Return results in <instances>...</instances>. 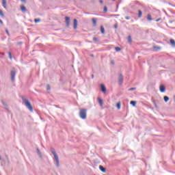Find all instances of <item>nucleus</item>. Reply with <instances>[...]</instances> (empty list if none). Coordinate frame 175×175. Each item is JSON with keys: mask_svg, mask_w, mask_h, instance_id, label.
<instances>
[{"mask_svg": "<svg viewBox=\"0 0 175 175\" xmlns=\"http://www.w3.org/2000/svg\"><path fill=\"white\" fill-rule=\"evenodd\" d=\"M22 100L23 103H25V105L26 106L27 109H28L29 111L32 113V111H33V108L32 107V105H31V103L29 102V100L25 98V97H22Z\"/></svg>", "mask_w": 175, "mask_h": 175, "instance_id": "1", "label": "nucleus"}, {"mask_svg": "<svg viewBox=\"0 0 175 175\" xmlns=\"http://www.w3.org/2000/svg\"><path fill=\"white\" fill-rule=\"evenodd\" d=\"M51 153L54 156L55 165L57 166V167H59V158L58 157V154H57V152H55V150H54V149L51 150Z\"/></svg>", "mask_w": 175, "mask_h": 175, "instance_id": "2", "label": "nucleus"}, {"mask_svg": "<svg viewBox=\"0 0 175 175\" xmlns=\"http://www.w3.org/2000/svg\"><path fill=\"white\" fill-rule=\"evenodd\" d=\"M79 116L82 120L87 118V109H81L79 111Z\"/></svg>", "mask_w": 175, "mask_h": 175, "instance_id": "3", "label": "nucleus"}, {"mask_svg": "<svg viewBox=\"0 0 175 175\" xmlns=\"http://www.w3.org/2000/svg\"><path fill=\"white\" fill-rule=\"evenodd\" d=\"M11 80L12 81H14V80H16V70L13 69L11 71Z\"/></svg>", "mask_w": 175, "mask_h": 175, "instance_id": "4", "label": "nucleus"}, {"mask_svg": "<svg viewBox=\"0 0 175 175\" xmlns=\"http://www.w3.org/2000/svg\"><path fill=\"white\" fill-rule=\"evenodd\" d=\"M119 84L121 85L122 84V83L124 82V77L122 76V74H120L119 75Z\"/></svg>", "mask_w": 175, "mask_h": 175, "instance_id": "5", "label": "nucleus"}, {"mask_svg": "<svg viewBox=\"0 0 175 175\" xmlns=\"http://www.w3.org/2000/svg\"><path fill=\"white\" fill-rule=\"evenodd\" d=\"M65 20L66 27H69V25H70V18H69L68 16H66Z\"/></svg>", "mask_w": 175, "mask_h": 175, "instance_id": "6", "label": "nucleus"}, {"mask_svg": "<svg viewBox=\"0 0 175 175\" xmlns=\"http://www.w3.org/2000/svg\"><path fill=\"white\" fill-rule=\"evenodd\" d=\"M37 154L40 158L41 161H43V154H42V152H40V150H39V148H37Z\"/></svg>", "mask_w": 175, "mask_h": 175, "instance_id": "7", "label": "nucleus"}, {"mask_svg": "<svg viewBox=\"0 0 175 175\" xmlns=\"http://www.w3.org/2000/svg\"><path fill=\"white\" fill-rule=\"evenodd\" d=\"M160 91L161 92H165L166 91V88L163 85H160Z\"/></svg>", "mask_w": 175, "mask_h": 175, "instance_id": "8", "label": "nucleus"}, {"mask_svg": "<svg viewBox=\"0 0 175 175\" xmlns=\"http://www.w3.org/2000/svg\"><path fill=\"white\" fill-rule=\"evenodd\" d=\"M74 29H77L78 22L77 19H74Z\"/></svg>", "mask_w": 175, "mask_h": 175, "instance_id": "9", "label": "nucleus"}, {"mask_svg": "<svg viewBox=\"0 0 175 175\" xmlns=\"http://www.w3.org/2000/svg\"><path fill=\"white\" fill-rule=\"evenodd\" d=\"M100 88H101V91L104 93L106 92V87L105 86L104 84H101L100 85Z\"/></svg>", "mask_w": 175, "mask_h": 175, "instance_id": "10", "label": "nucleus"}, {"mask_svg": "<svg viewBox=\"0 0 175 175\" xmlns=\"http://www.w3.org/2000/svg\"><path fill=\"white\" fill-rule=\"evenodd\" d=\"M21 10L23 13H25L27 12V8L24 5L21 6Z\"/></svg>", "mask_w": 175, "mask_h": 175, "instance_id": "11", "label": "nucleus"}, {"mask_svg": "<svg viewBox=\"0 0 175 175\" xmlns=\"http://www.w3.org/2000/svg\"><path fill=\"white\" fill-rule=\"evenodd\" d=\"M99 169L101 172H103V173H106V168H105L103 166L100 165Z\"/></svg>", "mask_w": 175, "mask_h": 175, "instance_id": "12", "label": "nucleus"}, {"mask_svg": "<svg viewBox=\"0 0 175 175\" xmlns=\"http://www.w3.org/2000/svg\"><path fill=\"white\" fill-rule=\"evenodd\" d=\"M98 101L100 106H101V107L103 106V100H102V98H98Z\"/></svg>", "mask_w": 175, "mask_h": 175, "instance_id": "13", "label": "nucleus"}, {"mask_svg": "<svg viewBox=\"0 0 175 175\" xmlns=\"http://www.w3.org/2000/svg\"><path fill=\"white\" fill-rule=\"evenodd\" d=\"M2 5L4 9H6V0H2Z\"/></svg>", "mask_w": 175, "mask_h": 175, "instance_id": "14", "label": "nucleus"}, {"mask_svg": "<svg viewBox=\"0 0 175 175\" xmlns=\"http://www.w3.org/2000/svg\"><path fill=\"white\" fill-rule=\"evenodd\" d=\"M92 23L94 27H96V19L95 18H92Z\"/></svg>", "mask_w": 175, "mask_h": 175, "instance_id": "15", "label": "nucleus"}, {"mask_svg": "<svg viewBox=\"0 0 175 175\" xmlns=\"http://www.w3.org/2000/svg\"><path fill=\"white\" fill-rule=\"evenodd\" d=\"M147 19L148 21H152V18H151V14H148Z\"/></svg>", "mask_w": 175, "mask_h": 175, "instance_id": "16", "label": "nucleus"}, {"mask_svg": "<svg viewBox=\"0 0 175 175\" xmlns=\"http://www.w3.org/2000/svg\"><path fill=\"white\" fill-rule=\"evenodd\" d=\"M100 31L101 33L105 34V27H103V26L100 27Z\"/></svg>", "mask_w": 175, "mask_h": 175, "instance_id": "17", "label": "nucleus"}, {"mask_svg": "<svg viewBox=\"0 0 175 175\" xmlns=\"http://www.w3.org/2000/svg\"><path fill=\"white\" fill-rule=\"evenodd\" d=\"M170 42L171 44H172V46H175V41H174V40L171 39V40H170Z\"/></svg>", "mask_w": 175, "mask_h": 175, "instance_id": "18", "label": "nucleus"}, {"mask_svg": "<svg viewBox=\"0 0 175 175\" xmlns=\"http://www.w3.org/2000/svg\"><path fill=\"white\" fill-rule=\"evenodd\" d=\"M128 42L129 43H132V37H131V36H129L128 37Z\"/></svg>", "mask_w": 175, "mask_h": 175, "instance_id": "19", "label": "nucleus"}, {"mask_svg": "<svg viewBox=\"0 0 175 175\" xmlns=\"http://www.w3.org/2000/svg\"><path fill=\"white\" fill-rule=\"evenodd\" d=\"M138 13H139L138 17L140 18V17H142V14H143V13L142 12V10H140L138 11Z\"/></svg>", "mask_w": 175, "mask_h": 175, "instance_id": "20", "label": "nucleus"}, {"mask_svg": "<svg viewBox=\"0 0 175 175\" xmlns=\"http://www.w3.org/2000/svg\"><path fill=\"white\" fill-rule=\"evenodd\" d=\"M116 107H117L118 109H121V103H117V105H116Z\"/></svg>", "mask_w": 175, "mask_h": 175, "instance_id": "21", "label": "nucleus"}, {"mask_svg": "<svg viewBox=\"0 0 175 175\" xmlns=\"http://www.w3.org/2000/svg\"><path fill=\"white\" fill-rule=\"evenodd\" d=\"M131 105H132L133 106H136V101H131Z\"/></svg>", "mask_w": 175, "mask_h": 175, "instance_id": "22", "label": "nucleus"}, {"mask_svg": "<svg viewBox=\"0 0 175 175\" xmlns=\"http://www.w3.org/2000/svg\"><path fill=\"white\" fill-rule=\"evenodd\" d=\"M116 51H121V48L117 46L115 48Z\"/></svg>", "mask_w": 175, "mask_h": 175, "instance_id": "23", "label": "nucleus"}, {"mask_svg": "<svg viewBox=\"0 0 175 175\" xmlns=\"http://www.w3.org/2000/svg\"><path fill=\"white\" fill-rule=\"evenodd\" d=\"M164 100L165 102H167L169 100V98L167 96H164Z\"/></svg>", "mask_w": 175, "mask_h": 175, "instance_id": "24", "label": "nucleus"}, {"mask_svg": "<svg viewBox=\"0 0 175 175\" xmlns=\"http://www.w3.org/2000/svg\"><path fill=\"white\" fill-rule=\"evenodd\" d=\"M135 90H136V88H131L129 89V91H135Z\"/></svg>", "mask_w": 175, "mask_h": 175, "instance_id": "25", "label": "nucleus"}, {"mask_svg": "<svg viewBox=\"0 0 175 175\" xmlns=\"http://www.w3.org/2000/svg\"><path fill=\"white\" fill-rule=\"evenodd\" d=\"M8 55H9L10 59H12V53L9 52Z\"/></svg>", "mask_w": 175, "mask_h": 175, "instance_id": "26", "label": "nucleus"}, {"mask_svg": "<svg viewBox=\"0 0 175 175\" xmlns=\"http://www.w3.org/2000/svg\"><path fill=\"white\" fill-rule=\"evenodd\" d=\"M46 90H47V91L51 90L50 85H46Z\"/></svg>", "mask_w": 175, "mask_h": 175, "instance_id": "27", "label": "nucleus"}, {"mask_svg": "<svg viewBox=\"0 0 175 175\" xmlns=\"http://www.w3.org/2000/svg\"><path fill=\"white\" fill-rule=\"evenodd\" d=\"M35 23H40V19H35Z\"/></svg>", "mask_w": 175, "mask_h": 175, "instance_id": "28", "label": "nucleus"}, {"mask_svg": "<svg viewBox=\"0 0 175 175\" xmlns=\"http://www.w3.org/2000/svg\"><path fill=\"white\" fill-rule=\"evenodd\" d=\"M5 32H6L7 35H8V36H10V34L9 33V30H8V29H5Z\"/></svg>", "mask_w": 175, "mask_h": 175, "instance_id": "29", "label": "nucleus"}, {"mask_svg": "<svg viewBox=\"0 0 175 175\" xmlns=\"http://www.w3.org/2000/svg\"><path fill=\"white\" fill-rule=\"evenodd\" d=\"M94 42H98V38H93Z\"/></svg>", "mask_w": 175, "mask_h": 175, "instance_id": "30", "label": "nucleus"}, {"mask_svg": "<svg viewBox=\"0 0 175 175\" xmlns=\"http://www.w3.org/2000/svg\"><path fill=\"white\" fill-rule=\"evenodd\" d=\"M0 16L3 17V12L1 11V10H0Z\"/></svg>", "mask_w": 175, "mask_h": 175, "instance_id": "31", "label": "nucleus"}, {"mask_svg": "<svg viewBox=\"0 0 175 175\" xmlns=\"http://www.w3.org/2000/svg\"><path fill=\"white\" fill-rule=\"evenodd\" d=\"M104 12L106 13L107 12V7H104Z\"/></svg>", "mask_w": 175, "mask_h": 175, "instance_id": "32", "label": "nucleus"}, {"mask_svg": "<svg viewBox=\"0 0 175 175\" xmlns=\"http://www.w3.org/2000/svg\"><path fill=\"white\" fill-rule=\"evenodd\" d=\"M125 18H126V20H131V17H129V16H126Z\"/></svg>", "mask_w": 175, "mask_h": 175, "instance_id": "33", "label": "nucleus"}, {"mask_svg": "<svg viewBox=\"0 0 175 175\" xmlns=\"http://www.w3.org/2000/svg\"><path fill=\"white\" fill-rule=\"evenodd\" d=\"M0 23H1V24H3V22L1 19H0Z\"/></svg>", "mask_w": 175, "mask_h": 175, "instance_id": "34", "label": "nucleus"}, {"mask_svg": "<svg viewBox=\"0 0 175 175\" xmlns=\"http://www.w3.org/2000/svg\"><path fill=\"white\" fill-rule=\"evenodd\" d=\"M100 3H103V1L100 0Z\"/></svg>", "mask_w": 175, "mask_h": 175, "instance_id": "35", "label": "nucleus"}, {"mask_svg": "<svg viewBox=\"0 0 175 175\" xmlns=\"http://www.w3.org/2000/svg\"><path fill=\"white\" fill-rule=\"evenodd\" d=\"M21 2H25V0H21Z\"/></svg>", "mask_w": 175, "mask_h": 175, "instance_id": "36", "label": "nucleus"}, {"mask_svg": "<svg viewBox=\"0 0 175 175\" xmlns=\"http://www.w3.org/2000/svg\"><path fill=\"white\" fill-rule=\"evenodd\" d=\"M92 79H94V75H92Z\"/></svg>", "mask_w": 175, "mask_h": 175, "instance_id": "37", "label": "nucleus"}, {"mask_svg": "<svg viewBox=\"0 0 175 175\" xmlns=\"http://www.w3.org/2000/svg\"><path fill=\"white\" fill-rule=\"evenodd\" d=\"M18 44H22V42H18Z\"/></svg>", "mask_w": 175, "mask_h": 175, "instance_id": "38", "label": "nucleus"}, {"mask_svg": "<svg viewBox=\"0 0 175 175\" xmlns=\"http://www.w3.org/2000/svg\"><path fill=\"white\" fill-rule=\"evenodd\" d=\"M159 20H160V19H157L156 21H157V22H158V21H159Z\"/></svg>", "mask_w": 175, "mask_h": 175, "instance_id": "39", "label": "nucleus"}, {"mask_svg": "<svg viewBox=\"0 0 175 175\" xmlns=\"http://www.w3.org/2000/svg\"><path fill=\"white\" fill-rule=\"evenodd\" d=\"M111 64L113 65L114 62H111Z\"/></svg>", "mask_w": 175, "mask_h": 175, "instance_id": "40", "label": "nucleus"}, {"mask_svg": "<svg viewBox=\"0 0 175 175\" xmlns=\"http://www.w3.org/2000/svg\"><path fill=\"white\" fill-rule=\"evenodd\" d=\"M3 105L5 106V103L3 102Z\"/></svg>", "mask_w": 175, "mask_h": 175, "instance_id": "41", "label": "nucleus"}, {"mask_svg": "<svg viewBox=\"0 0 175 175\" xmlns=\"http://www.w3.org/2000/svg\"><path fill=\"white\" fill-rule=\"evenodd\" d=\"M115 28H117V26H115Z\"/></svg>", "mask_w": 175, "mask_h": 175, "instance_id": "42", "label": "nucleus"}, {"mask_svg": "<svg viewBox=\"0 0 175 175\" xmlns=\"http://www.w3.org/2000/svg\"><path fill=\"white\" fill-rule=\"evenodd\" d=\"M112 1H116V0H112Z\"/></svg>", "mask_w": 175, "mask_h": 175, "instance_id": "43", "label": "nucleus"}]
</instances>
